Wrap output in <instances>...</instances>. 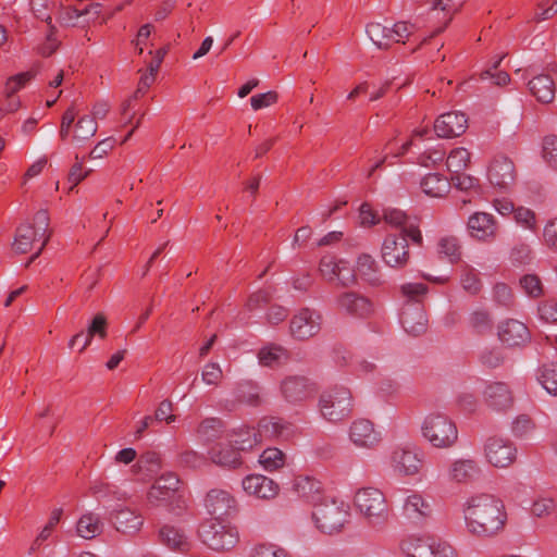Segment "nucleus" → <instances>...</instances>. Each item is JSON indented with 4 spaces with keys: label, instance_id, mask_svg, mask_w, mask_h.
I'll return each mask as SVG.
<instances>
[{
    "label": "nucleus",
    "instance_id": "nucleus-19",
    "mask_svg": "<svg viewBox=\"0 0 557 557\" xmlns=\"http://www.w3.org/2000/svg\"><path fill=\"white\" fill-rule=\"evenodd\" d=\"M468 127V119L462 112H447L437 117L434 131L438 137L453 138L462 135Z\"/></svg>",
    "mask_w": 557,
    "mask_h": 557
},
{
    "label": "nucleus",
    "instance_id": "nucleus-58",
    "mask_svg": "<svg viewBox=\"0 0 557 557\" xmlns=\"http://www.w3.org/2000/svg\"><path fill=\"white\" fill-rule=\"evenodd\" d=\"M251 557H289L287 552L274 544H259L253 548Z\"/></svg>",
    "mask_w": 557,
    "mask_h": 557
},
{
    "label": "nucleus",
    "instance_id": "nucleus-2",
    "mask_svg": "<svg viewBox=\"0 0 557 557\" xmlns=\"http://www.w3.org/2000/svg\"><path fill=\"white\" fill-rule=\"evenodd\" d=\"M422 434L436 448L451 447L458 438L455 423L445 414L431 413L422 423Z\"/></svg>",
    "mask_w": 557,
    "mask_h": 557
},
{
    "label": "nucleus",
    "instance_id": "nucleus-1",
    "mask_svg": "<svg viewBox=\"0 0 557 557\" xmlns=\"http://www.w3.org/2000/svg\"><path fill=\"white\" fill-rule=\"evenodd\" d=\"M466 528L478 537H492L502 532L507 521L505 505L492 494H478L463 507Z\"/></svg>",
    "mask_w": 557,
    "mask_h": 557
},
{
    "label": "nucleus",
    "instance_id": "nucleus-44",
    "mask_svg": "<svg viewBox=\"0 0 557 557\" xmlns=\"http://www.w3.org/2000/svg\"><path fill=\"white\" fill-rule=\"evenodd\" d=\"M258 359L264 367H276L287 360V351L282 346L270 345L259 350Z\"/></svg>",
    "mask_w": 557,
    "mask_h": 557
},
{
    "label": "nucleus",
    "instance_id": "nucleus-48",
    "mask_svg": "<svg viewBox=\"0 0 557 557\" xmlns=\"http://www.w3.org/2000/svg\"><path fill=\"white\" fill-rule=\"evenodd\" d=\"M107 318L102 313L96 314L88 326L87 335L85 336L83 345H81L79 351H83L90 344L95 335L104 338L107 336Z\"/></svg>",
    "mask_w": 557,
    "mask_h": 557
},
{
    "label": "nucleus",
    "instance_id": "nucleus-39",
    "mask_svg": "<svg viewBox=\"0 0 557 557\" xmlns=\"http://www.w3.org/2000/svg\"><path fill=\"white\" fill-rule=\"evenodd\" d=\"M259 429L256 431L251 428H244L234 433L233 440L230 442L238 451H246L252 449L260 443Z\"/></svg>",
    "mask_w": 557,
    "mask_h": 557
},
{
    "label": "nucleus",
    "instance_id": "nucleus-40",
    "mask_svg": "<svg viewBox=\"0 0 557 557\" xmlns=\"http://www.w3.org/2000/svg\"><path fill=\"white\" fill-rule=\"evenodd\" d=\"M35 240V227L23 224L16 230L12 248L16 253H26L32 250Z\"/></svg>",
    "mask_w": 557,
    "mask_h": 557
},
{
    "label": "nucleus",
    "instance_id": "nucleus-15",
    "mask_svg": "<svg viewBox=\"0 0 557 557\" xmlns=\"http://www.w3.org/2000/svg\"><path fill=\"white\" fill-rule=\"evenodd\" d=\"M487 176L493 186L507 189L516 181L515 164L506 156H496L488 166Z\"/></svg>",
    "mask_w": 557,
    "mask_h": 557
},
{
    "label": "nucleus",
    "instance_id": "nucleus-3",
    "mask_svg": "<svg viewBox=\"0 0 557 557\" xmlns=\"http://www.w3.org/2000/svg\"><path fill=\"white\" fill-rule=\"evenodd\" d=\"M348 509L344 502L325 497L312 511L317 527L324 533L332 534L341 531L347 521Z\"/></svg>",
    "mask_w": 557,
    "mask_h": 557
},
{
    "label": "nucleus",
    "instance_id": "nucleus-32",
    "mask_svg": "<svg viewBox=\"0 0 557 557\" xmlns=\"http://www.w3.org/2000/svg\"><path fill=\"white\" fill-rule=\"evenodd\" d=\"M433 512L431 504L420 494L409 495L404 503V513L407 518L421 521L431 517Z\"/></svg>",
    "mask_w": 557,
    "mask_h": 557
},
{
    "label": "nucleus",
    "instance_id": "nucleus-11",
    "mask_svg": "<svg viewBox=\"0 0 557 557\" xmlns=\"http://www.w3.org/2000/svg\"><path fill=\"white\" fill-rule=\"evenodd\" d=\"M487 461L497 468L510 466L517 457V448L513 444L502 437H490L484 445Z\"/></svg>",
    "mask_w": 557,
    "mask_h": 557
},
{
    "label": "nucleus",
    "instance_id": "nucleus-12",
    "mask_svg": "<svg viewBox=\"0 0 557 557\" xmlns=\"http://www.w3.org/2000/svg\"><path fill=\"white\" fill-rule=\"evenodd\" d=\"M470 236L484 243H493L498 235L499 225L495 218L487 212H474L467 222Z\"/></svg>",
    "mask_w": 557,
    "mask_h": 557
},
{
    "label": "nucleus",
    "instance_id": "nucleus-13",
    "mask_svg": "<svg viewBox=\"0 0 557 557\" xmlns=\"http://www.w3.org/2000/svg\"><path fill=\"white\" fill-rule=\"evenodd\" d=\"M289 330L293 337L308 339L320 332L321 315L309 308H304L290 320Z\"/></svg>",
    "mask_w": 557,
    "mask_h": 557
},
{
    "label": "nucleus",
    "instance_id": "nucleus-8",
    "mask_svg": "<svg viewBox=\"0 0 557 557\" xmlns=\"http://www.w3.org/2000/svg\"><path fill=\"white\" fill-rule=\"evenodd\" d=\"M57 13L59 14L58 20L62 25L67 27H85L99 17L101 4L79 0L76 4L67 5Z\"/></svg>",
    "mask_w": 557,
    "mask_h": 557
},
{
    "label": "nucleus",
    "instance_id": "nucleus-25",
    "mask_svg": "<svg viewBox=\"0 0 557 557\" xmlns=\"http://www.w3.org/2000/svg\"><path fill=\"white\" fill-rule=\"evenodd\" d=\"M259 431L262 436L288 441L296 433V428L290 422L281 418H263L259 422Z\"/></svg>",
    "mask_w": 557,
    "mask_h": 557
},
{
    "label": "nucleus",
    "instance_id": "nucleus-52",
    "mask_svg": "<svg viewBox=\"0 0 557 557\" xmlns=\"http://www.w3.org/2000/svg\"><path fill=\"white\" fill-rule=\"evenodd\" d=\"M62 513H63L62 508H54L51 511L49 520L42 527L40 532L37 533V548H39L44 542H46L52 537V534L61 520Z\"/></svg>",
    "mask_w": 557,
    "mask_h": 557
},
{
    "label": "nucleus",
    "instance_id": "nucleus-49",
    "mask_svg": "<svg viewBox=\"0 0 557 557\" xmlns=\"http://www.w3.org/2000/svg\"><path fill=\"white\" fill-rule=\"evenodd\" d=\"M223 430V422L219 418H207L198 426L197 433L205 441L218 438Z\"/></svg>",
    "mask_w": 557,
    "mask_h": 557
},
{
    "label": "nucleus",
    "instance_id": "nucleus-27",
    "mask_svg": "<svg viewBox=\"0 0 557 557\" xmlns=\"http://www.w3.org/2000/svg\"><path fill=\"white\" fill-rule=\"evenodd\" d=\"M350 440L360 447H373L380 442V435L373 423L367 419L356 420L350 426Z\"/></svg>",
    "mask_w": 557,
    "mask_h": 557
},
{
    "label": "nucleus",
    "instance_id": "nucleus-28",
    "mask_svg": "<svg viewBox=\"0 0 557 557\" xmlns=\"http://www.w3.org/2000/svg\"><path fill=\"white\" fill-rule=\"evenodd\" d=\"M346 262L341 260L336 261L332 256H324L320 260L319 270L323 277L327 281L338 278L343 286H347L349 283L355 282V274L349 272V275H344L343 271L346 270Z\"/></svg>",
    "mask_w": 557,
    "mask_h": 557
},
{
    "label": "nucleus",
    "instance_id": "nucleus-6",
    "mask_svg": "<svg viewBox=\"0 0 557 557\" xmlns=\"http://www.w3.org/2000/svg\"><path fill=\"white\" fill-rule=\"evenodd\" d=\"M355 505L372 524L387 520L388 509L385 496L375 487L360 488L355 495Z\"/></svg>",
    "mask_w": 557,
    "mask_h": 557
},
{
    "label": "nucleus",
    "instance_id": "nucleus-10",
    "mask_svg": "<svg viewBox=\"0 0 557 557\" xmlns=\"http://www.w3.org/2000/svg\"><path fill=\"white\" fill-rule=\"evenodd\" d=\"M55 13L42 12L40 9L37 10V32H39L44 38L37 46V53L42 57H50L61 45L58 28L52 24V16Z\"/></svg>",
    "mask_w": 557,
    "mask_h": 557
},
{
    "label": "nucleus",
    "instance_id": "nucleus-41",
    "mask_svg": "<svg viewBox=\"0 0 557 557\" xmlns=\"http://www.w3.org/2000/svg\"><path fill=\"white\" fill-rule=\"evenodd\" d=\"M434 540L409 539L401 543V549L408 557H430Z\"/></svg>",
    "mask_w": 557,
    "mask_h": 557
},
{
    "label": "nucleus",
    "instance_id": "nucleus-18",
    "mask_svg": "<svg viewBox=\"0 0 557 557\" xmlns=\"http://www.w3.org/2000/svg\"><path fill=\"white\" fill-rule=\"evenodd\" d=\"M498 337L508 347H519L531 341V333L524 323L508 319L498 325Z\"/></svg>",
    "mask_w": 557,
    "mask_h": 557
},
{
    "label": "nucleus",
    "instance_id": "nucleus-56",
    "mask_svg": "<svg viewBox=\"0 0 557 557\" xmlns=\"http://www.w3.org/2000/svg\"><path fill=\"white\" fill-rule=\"evenodd\" d=\"M470 325L478 332V333H485L490 330H492V320L490 318V314L486 311H474L470 315Z\"/></svg>",
    "mask_w": 557,
    "mask_h": 557
},
{
    "label": "nucleus",
    "instance_id": "nucleus-26",
    "mask_svg": "<svg viewBox=\"0 0 557 557\" xmlns=\"http://www.w3.org/2000/svg\"><path fill=\"white\" fill-rule=\"evenodd\" d=\"M400 322L404 330L413 336H419L425 333L428 329L425 312L417 305L409 306L403 310L400 314Z\"/></svg>",
    "mask_w": 557,
    "mask_h": 557
},
{
    "label": "nucleus",
    "instance_id": "nucleus-57",
    "mask_svg": "<svg viewBox=\"0 0 557 557\" xmlns=\"http://www.w3.org/2000/svg\"><path fill=\"white\" fill-rule=\"evenodd\" d=\"M91 170H83V159H79L78 156H75V163L71 166L70 172L67 174V181L71 183L70 189L72 190L75 186H77L83 180H85Z\"/></svg>",
    "mask_w": 557,
    "mask_h": 557
},
{
    "label": "nucleus",
    "instance_id": "nucleus-30",
    "mask_svg": "<svg viewBox=\"0 0 557 557\" xmlns=\"http://www.w3.org/2000/svg\"><path fill=\"white\" fill-rule=\"evenodd\" d=\"M480 472L478 463L473 459H457L448 468V479L456 483H467L473 480Z\"/></svg>",
    "mask_w": 557,
    "mask_h": 557
},
{
    "label": "nucleus",
    "instance_id": "nucleus-21",
    "mask_svg": "<svg viewBox=\"0 0 557 557\" xmlns=\"http://www.w3.org/2000/svg\"><path fill=\"white\" fill-rule=\"evenodd\" d=\"M243 488L249 495L261 499H272L280 491L278 484L264 475L250 474L243 480Z\"/></svg>",
    "mask_w": 557,
    "mask_h": 557
},
{
    "label": "nucleus",
    "instance_id": "nucleus-14",
    "mask_svg": "<svg viewBox=\"0 0 557 557\" xmlns=\"http://www.w3.org/2000/svg\"><path fill=\"white\" fill-rule=\"evenodd\" d=\"M283 397L293 404L301 403L315 393L314 384L304 375H290L281 383Z\"/></svg>",
    "mask_w": 557,
    "mask_h": 557
},
{
    "label": "nucleus",
    "instance_id": "nucleus-36",
    "mask_svg": "<svg viewBox=\"0 0 557 557\" xmlns=\"http://www.w3.org/2000/svg\"><path fill=\"white\" fill-rule=\"evenodd\" d=\"M261 388L252 381H243L237 383L234 389V397L237 404L258 407L261 405Z\"/></svg>",
    "mask_w": 557,
    "mask_h": 557
},
{
    "label": "nucleus",
    "instance_id": "nucleus-31",
    "mask_svg": "<svg viewBox=\"0 0 557 557\" xmlns=\"http://www.w3.org/2000/svg\"><path fill=\"white\" fill-rule=\"evenodd\" d=\"M413 2L419 5L430 4V11L443 12V24L437 27L429 38L442 33L453 21L454 15L459 11L454 0H413Z\"/></svg>",
    "mask_w": 557,
    "mask_h": 557
},
{
    "label": "nucleus",
    "instance_id": "nucleus-5",
    "mask_svg": "<svg viewBox=\"0 0 557 557\" xmlns=\"http://www.w3.org/2000/svg\"><path fill=\"white\" fill-rule=\"evenodd\" d=\"M198 532L202 543L216 552L228 550L238 542L236 530L223 524L219 519L205 521Z\"/></svg>",
    "mask_w": 557,
    "mask_h": 557
},
{
    "label": "nucleus",
    "instance_id": "nucleus-4",
    "mask_svg": "<svg viewBox=\"0 0 557 557\" xmlns=\"http://www.w3.org/2000/svg\"><path fill=\"white\" fill-rule=\"evenodd\" d=\"M180 479L173 472L159 476L150 487L147 499L152 506H166L171 509L182 508V496L180 494Z\"/></svg>",
    "mask_w": 557,
    "mask_h": 557
},
{
    "label": "nucleus",
    "instance_id": "nucleus-20",
    "mask_svg": "<svg viewBox=\"0 0 557 557\" xmlns=\"http://www.w3.org/2000/svg\"><path fill=\"white\" fill-rule=\"evenodd\" d=\"M293 490L300 498L311 504L313 508L325 498L322 483L310 475L295 476Z\"/></svg>",
    "mask_w": 557,
    "mask_h": 557
},
{
    "label": "nucleus",
    "instance_id": "nucleus-55",
    "mask_svg": "<svg viewBox=\"0 0 557 557\" xmlns=\"http://www.w3.org/2000/svg\"><path fill=\"white\" fill-rule=\"evenodd\" d=\"M460 282L462 288L471 295H476L482 288L479 275L473 269H466L461 274Z\"/></svg>",
    "mask_w": 557,
    "mask_h": 557
},
{
    "label": "nucleus",
    "instance_id": "nucleus-64",
    "mask_svg": "<svg viewBox=\"0 0 557 557\" xmlns=\"http://www.w3.org/2000/svg\"><path fill=\"white\" fill-rule=\"evenodd\" d=\"M451 185L460 190H470L479 186V180L468 175L466 173L459 172L458 174H453L449 180Z\"/></svg>",
    "mask_w": 557,
    "mask_h": 557
},
{
    "label": "nucleus",
    "instance_id": "nucleus-9",
    "mask_svg": "<svg viewBox=\"0 0 557 557\" xmlns=\"http://www.w3.org/2000/svg\"><path fill=\"white\" fill-rule=\"evenodd\" d=\"M408 236L389 234L382 244V259L391 268L403 269L410 260Z\"/></svg>",
    "mask_w": 557,
    "mask_h": 557
},
{
    "label": "nucleus",
    "instance_id": "nucleus-62",
    "mask_svg": "<svg viewBox=\"0 0 557 557\" xmlns=\"http://www.w3.org/2000/svg\"><path fill=\"white\" fill-rule=\"evenodd\" d=\"M543 157L552 165L557 166V136L549 135L544 138Z\"/></svg>",
    "mask_w": 557,
    "mask_h": 557
},
{
    "label": "nucleus",
    "instance_id": "nucleus-59",
    "mask_svg": "<svg viewBox=\"0 0 557 557\" xmlns=\"http://www.w3.org/2000/svg\"><path fill=\"white\" fill-rule=\"evenodd\" d=\"M201 377L206 384L216 386L223 377V372L218 363L210 362L205 366Z\"/></svg>",
    "mask_w": 557,
    "mask_h": 557
},
{
    "label": "nucleus",
    "instance_id": "nucleus-51",
    "mask_svg": "<svg viewBox=\"0 0 557 557\" xmlns=\"http://www.w3.org/2000/svg\"><path fill=\"white\" fill-rule=\"evenodd\" d=\"M285 455L278 448H267L260 455L259 461L265 470L273 471L284 465Z\"/></svg>",
    "mask_w": 557,
    "mask_h": 557
},
{
    "label": "nucleus",
    "instance_id": "nucleus-23",
    "mask_svg": "<svg viewBox=\"0 0 557 557\" xmlns=\"http://www.w3.org/2000/svg\"><path fill=\"white\" fill-rule=\"evenodd\" d=\"M392 465L396 471L405 475L417 474L422 468L420 454L411 448H397L392 455Z\"/></svg>",
    "mask_w": 557,
    "mask_h": 557
},
{
    "label": "nucleus",
    "instance_id": "nucleus-45",
    "mask_svg": "<svg viewBox=\"0 0 557 557\" xmlns=\"http://www.w3.org/2000/svg\"><path fill=\"white\" fill-rule=\"evenodd\" d=\"M356 271L370 284L380 282L377 263L371 255L362 253L358 257Z\"/></svg>",
    "mask_w": 557,
    "mask_h": 557
},
{
    "label": "nucleus",
    "instance_id": "nucleus-61",
    "mask_svg": "<svg viewBox=\"0 0 557 557\" xmlns=\"http://www.w3.org/2000/svg\"><path fill=\"white\" fill-rule=\"evenodd\" d=\"M178 461L181 466L197 469L206 463V458L203 455H200L197 451L185 450L180 454Z\"/></svg>",
    "mask_w": 557,
    "mask_h": 557
},
{
    "label": "nucleus",
    "instance_id": "nucleus-24",
    "mask_svg": "<svg viewBox=\"0 0 557 557\" xmlns=\"http://www.w3.org/2000/svg\"><path fill=\"white\" fill-rule=\"evenodd\" d=\"M484 397L491 408L499 411L511 408L513 404L511 391L507 384L503 382L488 384L484 391Z\"/></svg>",
    "mask_w": 557,
    "mask_h": 557
},
{
    "label": "nucleus",
    "instance_id": "nucleus-29",
    "mask_svg": "<svg viewBox=\"0 0 557 557\" xmlns=\"http://www.w3.org/2000/svg\"><path fill=\"white\" fill-rule=\"evenodd\" d=\"M110 519L116 531L124 534L138 532L144 523L143 518L129 508H122L111 513Z\"/></svg>",
    "mask_w": 557,
    "mask_h": 557
},
{
    "label": "nucleus",
    "instance_id": "nucleus-22",
    "mask_svg": "<svg viewBox=\"0 0 557 557\" xmlns=\"http://www.w3.org/2000/svg\"><path fill=\"white\" fill-rule=\"evenodd\" d=\"M337 305L348 314L358 318H368L374 311L372 301L369 298L355 292L344 293L338 296Z\"/></svg>",
    "mask_w": 557,
    "mask_h": 557
},
{
    "label": "nucleus",
    "instance_id": "nucleus-37",
    "mask_svg": "<svg viewBox=\"0 0 557 557\" xmlns=\"http://www.w3.org/2000/svg\"><path fill=\"white\" fill-rule=\"evenodd\" d=\"M210 454L212 461L219 466L237 468L242 465L239 451L231 443L212 448Z\"/></svg>",
    "mask_w": 557,
    "mask_h": 557
},
{
    "label": "nucleus",
    "instance_id": "nucleus-53",
    "mask_svg": "<svg viewBox=\"0 0 557 557\" xmlns=\"http://www.w3.org/2000/svg\"><path fill=\"white\" fill-rule=\"evenodd\" d=\"M49 221H50V219H49V215H48V212L46 209L37 210V233L40 230H42V234H41L42 244H41L40 248L37 250V258L40 256L42 249L49 243L51 235H52V230L49 228Z\"/></svg>",
    "mask_w": 557,
    "mask_h": 557
},
{
    "label": "nucleus",
    "instance_id": "nucleus-42",
    "mask_svg": "<svg viewBox=\"0 0 557 557\" xmlns=\"http://www.w3.org/2000/svg\"><path fill=\"white\" fill-rule=\"evenodd\" d=\"M366 33L379 49H388L392 42L389 27L381 23L371 22L366 27Z\"/></svg>",
    "mask_w": 557,
    "mask_h": 557
},
{
    "label": "nucleus",
    "instance_id": "nucleus-46",
    "mask_svg": "<svg viewBox=\"0 0 557 557\" xmlns=\"http://www.w3.org/2000/svg\"><path fill=\"white\" fill-rule=\"evenodd\" d=\"M98 124L90 115L82 116L75 124L73 139L77 143H85L95 136Z\"/></svg>",
    "mask_w": 557,
    "mask_h": 557
},
{
    "label": "nucleus",
    "instance_id": "nucleus-33",
    "mask_svg": "<svg viewBox=\"0 0 557 557\" xmlns=\"http://www.w3.org/2000/svg\"><path fill=\"white\" fill-rule=\"evenodd\" d=\"M530 92L543 103H549L555 98V83L549 75L541 74L533 77L529 84Z\"/></svg>",
    "mask_w": 557,
    "mask_h": 557
},
{
    "label": "nucleus",
    "instance_id": "nucleus-17",
    "mask_svg": "<svg viewBox=\"0 0 557 557\" xmlns=\"http://www.w3.org/2000/svg\"><path fill=\"white\" fill-rule=\"evenodd\" d=\"M205 505L208 512L214 519L232 516L236 512V500L230 492L220 488H213L208 492Z\"/></svg>",
    "mask_w": 557,
    "mask_h": 557
},
{
    "label": "nucleus",
    "instance_id": "nucleus-54",
    "mask_svg": "<svg viewBox=\"0 0 557 557\" xmlns=\"http://www.w3.org/2000/svg\"><path fill=\"white\" fill-rule=\"evenodd\" d=\"M520 286L532 298H537L543 294L542 283L537 275L525 274L520 278Z\"/></svg>",
    "mask_w": 557,
    "mask_h": 557
},
{
    "label": "nucleus",
    "instance_id": "nucleus-43",
    "mask_svg": "<svg viewBox=\"0 0 557 557\" xmlns=\"http://www.w3.org/2000/svg\"><path fill=\"white\" fill-rule=\"evenodd\" d=\"M437 252L441 257H445L448 261L457 263L461 259V245L455 236L442 237L437 243Z\"/></svg>",
    "mask_w": 557,
    "mask_h": 557
},
{
    "label": "nucleus",
    "instance_id": "nucleus-35",
    "mask_svg": "<svg viewBox=\"0 0 557 557\" xmlns=\"http://www.w3.org/2000/svg\"><path fill=\"white\" fill-rule=\"evenodd\" d=\"M159 537L162 544L169 548L186 553L190 548L188 537L178 529L170 525H164L159 531Z\"/></svg>",
    "mask_w": 557,
    "mask_h": 557
},
{
    "label": "nucleus",
    "instance_id": "nucleus-50",
    "mask_svg": "<svg viewBox=\"0 0 557 557\" xmlns=\"http://www.w3.org/2000/svg\"><path fill=\"white\" fill-rule=\"evenodd\" d=\"M539 380L549 394L557 396V363L544 364Z\"/></svg>",
    "mask_w": 557,
    "mask_h": 557
},
{
    "label": "nucleus",
    "instance_id": "nucleus-63",
    "mask_svg": "<svg viewBox=\"0 0 557 557\" xmlns=\"http://www.w3.org/2000/svg\"><path fill=\"white\" fill-rule=\"evenodd\" d=\"M278 95L276 91L270 90L268 92L255 95L250 98V103L253 110H260L270 107L277 102Z\"/></svg>",
    "mask_w": 557,
    "mask_h": 557
},
{
    "label": "nucleus",
    "instance_id": "nucleus-47",
    "mask_svg": "<svg viewBox=\"0 0 557 557\" xmlns=\"http://www.w3.org/2000/svg\"><path fill=\"white\" fill-rule=\"evenodd\" d=\"M470 163V152L462 147L453 149L447 157V169L453 174L465 171Z\"/></svg>",
    "mask_w": 557,
    "mask_h": 557
},
{
    "label": "nucleus",
    "instance_id": "nucleus-60",
    "mask_svg": "<svg viewBox=\"0 0 557 557\" xmlns=\"http://www.w3.org/2000/svg\"><path fill=\"white\" fill-rule=\"evenodd\" d=\"M493 292L494 299L498 305L504 306L506 308H511L513 306V296L508 285L504 283H498L494 286Z\"/></svg>",
    "mask_w": 557,
    "mask_h": 557
},
{
    "label": "nucleus",
    "instance_id": "nucleus-38",
    "mask_svg": "<svg viewBox=\"0 0 557 557\" xmlns=\"http://www.w3.org/2000/svg\"><path fill=\"white\" fill-rule=\"evenodd\" d=\"M103 524L100 518L92 512L83 515L76 524L77 534L86 540L95 539L101 534Z\"/></svg>",
    "mask_w": 557,
    "mask_h": 557
},
{
    "label": "nucleus",
    "instance_id": "nucleus-16",
    "mask_svg": "<svg viewBox=\"0 0 557 557\" xmlns=\"http://www.w3.org/2000/svg\"><path fill=\"white\" fill-rule=\"evenodd\" d=\"M383 219L387 224L399 227V235L408 236L413 244L422 246L423 237L419 225L404 211L399 209H385Z\"/></svg>",
    "mask_w": 557,
    "mask_h": 557
},
{
    "label": "nucleus",
    "instance_id": "nucleus-7",
    "mask_svg": "<svg viewBox=\"0 0 557 557\" xmlns=\"http://www.w3.org/2000/svg\"><path fill=\"white\" fill-rule=\"evenodd\" d=\"M320 411L331 422H338L347 418L351 412L349 389L341 386L323 393L320 398Z\"/></svg>",
    "mask_w": 557,
    "mask_h": 557
},
{
    "label": "nucleus",
    "instance_id": "nucleus-34",
    "mask_svg": "<svg viewBox=\"0 0 557 557\" xmlns=\"http://www.w3.org/2000/svg\"><path fill=\"white\" fill-rule=\"evenodd\" d=\"M451 187L449 180L440 173H430L421 181L423 193L430 197L441 198L446 196Z\"/></svg>",
    "mask_w": 557,
    "mask_h": 557
}]
</instances>
